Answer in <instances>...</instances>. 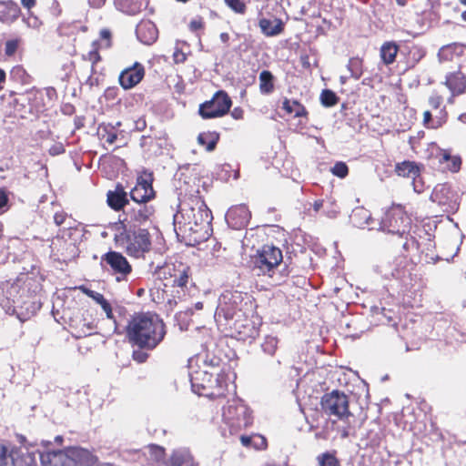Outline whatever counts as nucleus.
Masks as SVG:
<instances>
[{"instance_id": "21", "label": "nucleus", "mask_w": 466, "mask_h": 466, "mask_svg": "<svg viewBox=\"0 0 466 466\" xmlns=\"http://www.w3.org/2000/svg\"><path fill=\"white\" fill-rule=\"evenodd\" d=\"M444 84L451 92L449 103L453 102L455 96L466 93V76L460 69L447 74Z\"/></svg>"}, {"instance_id": "10", "label": "nucleus", "mask_w": 466, "mask_h": 466, "mask_svg": "<svg viewBox=\"0 0 466 466\" xmlns=\"http://www.w3.org/2000/svg\"><path fill=\"white\" fill-rule=\"evenodd\" d=\"M282 259L281 249L273 245H263L252 257L254 269L258 271V275L271 276V273L282 262Z\"/></svg>"}, {"instance_id": "11", "label": "nucleus", "mask_w": 466, "mask_h": 466, "mask_svg": "<svg viewBox=\"0 0 466 466\" xmlns=\"http://www.w3.org/2000/svg\"><path fill=\"white\" fill-rule=\"evenodd\" d=\"M101 265L113 275L117 282L127 281L133 267L120 252L110 250L101 257Z\"/></svg>"}, {"instance_id": "38", "label": "nucleus", "mask_w": 466, "mask_h": 466, "mask_svg": "<svg viewBox=\"0 0 466 466\" xmlns=\"http://www.w3.org/2000/svg\"><path fill=\"white\" fill-rule=\"evenodd\" d=\"M316 461L318 466H341L336 451L320 453L317 456Z\"/></svg>"}, {"instance_id": "59", "label": "nucleus", "mask_w": 466, "mask_h": 466, "mask_svg": "<svg viewBox=\"0 0 466 466\" xmlns=\"http://www.w3.org/2000/svg\"><path fill=\"white\" fill-rule=\"evenodd\" d=\"M243 116H244V110L238 106V107H235L232 111H231V116L236 119V120H239V119H242L243 118Z\"/></svg>"}, {"instance_id": "54", "label": "nucleus", "mask_w": 466, "mask_h": 466, "mask_svg": "<svg viewBox=\"0 0 466 466\" xmlns=\"http://www.w3.org/2000/svg\"><path fill=\"white\" fill-rule=\"evenodd\" d=\"M44 94L47 98V104L53 102L57 98V93L56 88L52 86L46 87L44 90Z\"/></svg>"}, {"instance_id": "35", "label": "nucleus", "mask_w": 466, "mask_h": 466, "mask_svg": "<svg viewBox=\"0 0 466 466\" xmlns=\"http://www.w3.org/2000/svg\"><path fill=\"white\" fill-rule=\"evenodd\" d=\"M399 46L395 42H386L380 47V57L385 65L395 61Z\"/></svg>"}, {"instance_id": "16", "label": "nucleus", "mask_w": 466, "mask_h": 466, "mask_svg": "<svg viewBox=\"0 0 466 466\" xmlns=\"http://www.w3.org/2000/svg\"><path fill=\"white\" fill-rule=\"evenodd\" d=\"M43 451H38L41 466H73L70 460L69 448L65 450H51L50 441H42Z\"/></svg>"}, {"instance_id": "33", "label": "nucleus", "mask_w": 466, "mask_h": 466, "mask_svg": "<svg viewBox=\"0 0 466 466\" xmlns=\"http://www.w3.org/2000/svg\"><path fill=\"white\" fill-rule=\"evenodd\" d=\"M153 214V206H137V208L133 207L131 210L127 212V215L130 216V221L139 224L149 220Z\"/></svg>"}, {"instance_id": "28", "label": "nucleus", "mask_w": 466, "mask_h": 466, "mask_svg": "<svg viewBox=\"0 0 466 466\" xmlns=\"http://www.w3.org/2000/svg\"><path fill=\"white\" fill-rule=\"evenodd\" d=\"M148 0H119L118 9L129 15H136L148 5Z\"/></svg>"}, {"instance_id": "43", "label": "nucleus", "mask_w": 466, "mask_h": 466, "mask_svg": "<svg viewBox=\"0 0 466 466\" xmlns=\"http://www.w3.org/2000/svg\"><path fill=\"white\" fill-rule=\"evenodd\" d=\"M362 60L360 58H350L347 68L350 72V76L355 79H360L362 75Z\"/></svg>"}, {"instance_id": "62", "label": "nucleus", "mask_w": 466, "mask_h": 466, "mask_svg": "<svg viewBox=\"0 0 466 466\" xmlns=\"http://www.w3.org/2000/svg\"><path fill=\"white\" fill-rule=\"evenodd\" d=\"M429 103L433 108H438L441 106V97L439 96H431Z\"/></svg>"}, {"instance_id": "34", "label": "nucleus", "mask_w": 466, "mask_h": 466, "mask_svg": "<svg viewBox=\"0 0 466 466\" xmlns=\"http://www.w3.org/2000/svg\"><path fill=\"white\" fill-rule=\"evenodd\" d=\"M259 91L262 95H269L275 89V76L268 70H262L259 74Z\"/></svg>"}, {"instance_id": "9", "label": "nucleus", "mask_w": 466, "mask_h": 466, "mask_svg": "<svg viewBox=\"0 0 466 466\" xmlns=\"http://www.w3.org/2000/svg\"><path fill=\"white\" fill-rule=\"evenodd\" d=\"M322 411L329 417H335L339 420L350 423V418L354 415L350 410V400L344 392L333 390L325 393L320 400Z\"/></svg>"}, {"instance_id": "6", "label": "nucleus", "mask_w": 466, "mask_h": 466, "mask_svg": "<svg viewBox=\"0 0 466 466\" xmlns=\"http://www.w3.org/2000/svg\"><path fill=\"white\" fill-rule=\"evenodd\" d=\"M174 214V224L179 230L198 235L199 238L208 234L212 212L208 206H177Z\"/></svg>"}, {"instance_id": "49", "label": "nucleus", "mask_w": 466, "mask_h": 466, "mask_svg": "<svg viewBox=\"0 0 466 466\" xmlns=\"http://www.w3.org/2000/svg\"><path fill=\"white\" fill-rule=\"evenodd\" d=\"M98 45H99L98 40L94 41L92 44L93 49L91 51H89L87 54L88 59L92 62V68L97 62H99L101 60V56L98 53Z\"/></svg>"}, {"instance_id": "27", "label": "nucleus", "mask_w": 466, "mask_h": 466, "mask_svg": "<svg viewBox=\"0 0 466 466\" xmlns=\"http://www.w3.org/2000/svg\"><path fill=\"white\" fill-rule=\"evenodd\" d=\"M189 360L194 361L198 365H205L209 370H216V372L221 371V359L214 354H210L208 350L198 353Z\"/></svg>"}, {"instance_id": "63", "label": "nucleus", "mask_w": 466, "mask_h": 466, "mask_svg": "<svg viewBox=\"0 0 466 466\" xmlns=\"http://www.w3.org/2000/svg\"><path fill=\"white\" fill-rule=\"evenodd\" d=\"M64 151H65V148H64L63 145H61V144L53 146L49 150L50 154L53 156L59 155V154L63 153Z\"/></svg>"}, {"instance_id": "13", "label": "nucleus", "mask_w": 466, "mask_h": 466, "mask_svg": "<svg viewBox=\"0 0 466 466\" xmlns=\"http://www.w3.org/2000/svg\"><path fill=\"white\" fill-rule=\"evenodd\" d=\"M0 466H36L33 453L23 454L15 444L0 441Z\"/></svg>"}, {"instance_id": "61", "label": "nucleus", "mask_w": 466, "mask_h": 466, "mask_svg": "<svg viewBox=\"0 0 466 466\" xmlns=\"http://www.w3.org/2000/svg\"><path fill=\"white\" fill-rule=\"evenodd\" d=\"M452 156L448 151H441L439 156L440 163H448L451 161Z\"/></svg>"}, {"instance_id": "29", "label": "nucleus", "mask_w": 466, "mask_h": 466, "mask_svg": "<svg viewBox=\"0 0 466 466\" xmlns=\"http://www.w3.org/2000/svg\"><path fill=\"white\" fill-rule=\"evenodd\" d=\"M258 25L261 32L267 36H275L284 31V23L279 18H275L274 20L261 18Z\"/></svg>"}, {"instance_id": "17", "label": "nucleus", "mask_w": 466, "mask_h": 466, "mask_svg": "<svg viewBox=\"0 0 466 466\" xmlns=\"http://www.w3.org/2000/svg\"><path fill=\"white\" fill-rule=\"evenodd\" d=\"M223 417L230 427L241 429L251 424V413L243 404L228 405L224 410Z\"/></svg>"}, {"instance_id": "31", "label": "nucleus", "mask_w": 466, "mask_h": 466, "mask_svg": "<svg viewBox=\"0 0 466 466\" xmlns=\"http://www.w3.org/2000/svg\"><path fill=\"white\" fill-rule=\"evenodd\" d=\"M121 123L116 122V126L108 123H101L98 125L96 135L100 140H104L106 143L112 145L117 139L116 127H120Z\"/></svg>"}, {"instance_id": "60", "label": "nucleus", "mask_w": 466, "mask_h": 466, "mask_svg": "<svg viewBox=\"0 0 466 466\" xmlns=\"http://www.w3.org/2000/svg\"><path fill=\"white\" fill-rule=\"evenodd\" d=\"M8 191L4 188V187H1L0 188V204H8L9 203V196H8Z\"/></svg>"}, {"instance_id": "30", "label": "nucleus", "mask_w": 466, "mask_h": 466, "mask_svg": "<svg viewBox=\"0 0 466 466\" xmlns=\"http://www.w3.org/2000/svg\"><path fill=\"white\" fill-rule=\"evenodd\" d=\"M77 289L81 290L84 294H86L87 297L94 299L97 304H99L102 307L103 310L106 312L107 319H113L114 315L112 307L110 303L105 299L103 294L94 291L85 285H81Z\"/></svg>"}, {"instance_id": "40", "label": "nucleus", "mask_w": 466, "mask_h": 466, "mask_svg": "<svg viewBox=\"0 0 466 466\" xmlns=\"http://www.w3.org/2000/svg\"><path fill=\"white\" fill-rule=\"evenodd\" d=\"M396 171L400 176L415 177L419 174V168L414 162L403 161L396 165Z\"/></svg>"}, {"instance_id": "57", "label": "nucleus", "mask_w": 466, "mask_h": 466, "mask_svg": "<svg viewBox=\"0 0 466 466\" xmlns=\"http://www.w3.org/2000/svg\"><path fill=\"white\" fill-rule=\"evenodd\" d=\"M173 57H174L175 63H177V64L184 63L186 61V55L178 49H177L174 52Z\"/></svg>"}, {"instance_id": "46", "label": "nucleus", "mask_w": 466, "mask_h": 466, "mask_svg": "<svg viewBox=\"0 0 466 466\" xmlns=\"http://www.w3.org/2000/svg\"><path fill=\"white\" fill-rule=\"evenodd\" d=\"M226 5L237 14H244L246 5L241 0H224Z\"/></svg>"}, {"instance_id": "41", "label": "nucleus", "mask_w": 466, "mask_h": 466, "mask_svg": "<svg viewBox=\"0 0 466 466\" xmlns=\"http://www.w3.org/2000/svg\"><path fill=\"white\" fill-rule=\"evenodd\" d=\"M319 99L323 106L331 107L338 104L339 97L331 89H323Z\"/></svg>"}, {"instance_id": "51", "label": "nucleus", "mask_w": 466, "mask_h": 466, "mask_svg": "<svg viewBox=\"0 0 466 466\" xmlns=\"http://www.w3.org/2000/svg\"><path fill=\"white\" fill-rule=\"evenodd\" d=\"M143 349H137L133 350L132 352V358L137 363H144L148 359L149 355L148 353L142 350Z\"/></svg>"}, {"instance_id": "5", "label": "nucleus", "mask_w": 466, "mask_h": 466, "mask_svg": "<svg viewBox=\"0 0 466 466\" xmlns=\"http://www.w3.org/2000/svg\"><path fill=\"white\" fill-rule=\"evenodd\" d=\"M188 375L193 390L198 395L211 399L226 396L228 382L225 373L209 370L205 365L188 360Z\"/></svg>"}, {"instance_id": "23", "label": "nucleus", "mask_w": 466, "mask_h": 466, "mask_svg": "<svg viewBox=\"0 0 466 466\" xmlns=\"http://www.w3.org/2000/svg\"><path fill=\"white\" fill-rule=\"evenodd\" d=\"M69 455L73 466H96L98 462L96 455L83 448L70 447Z\"/></svg>"}, {"instance_id": "56", "label": "nucleus", "mask_w": 466, "mask_h": 466, "mask_svg": "<svg viewBox=\"0 0 466 466\" xmlns=\"http://www.w3.org/2000/svg\"><path fill=\"white\" fill-rule=\"evenodd\" d=\"M66 218V213L64 211L56 212L54 216V221L57 226H61L65 223Z\"/></svg>"}, {"instance_id": "4", "label": "nucleus", "mask_w": 466, "mask_h": 466, "mask_svg": "<svg viewBox=\"0 0 466 466\" xmlns=\"http://www.w3.org/2000/svg\"><path fill=\"white\" fill-rule=\"evenodd\" d=\"M388 245L391 250L398 253L392 261L394 267L392 275L396 278L403 277L421 260L419 241L410 233V230L404 234L390 237Z\"/></svg>"}, {"instance_id": "2", "label": "nucleus", "mask_w": 466, "mask_h": 466, "mask_svg": "<svg viewBox=\"0 0 466 466\" xmlns=\"http://www.w3.org/2000/svg\"><path fill=\"white\" fill-rule=\"evenodd\" d=\"M3 298L0 306L9 315H15L21 321L35 315L38 307L35 295L41 285L35 277L21 274L14 282L9 280L1 283Z\"/></svg>"}, {"instance_id": "3", "label": "nucleus", "mask_w": 466, "mask_h": 466, "mask_svg": "<svg viewBox=\"0 0 466 466\" xmlns=\"http://www.w3.org/2000/svg\"><path fill=\"white\" fill-rule=\"evenodd\" d=\"M167 334L163 319L156 313L139 312L130 317L126 326L128 342L139 349L152 350Z\"/></svg>"}, {"instance_id": "1", "label": "nucleus", "mask_w": 466, "mask_h": 466, "mask_svg": "<svg viewBox=\"0 0 466 466\" xmlns=\"http://www.w3.org/2000/svg\"><path fill=\"white\" fill-rule=\"evenodd\" d=\"M215 321L225 336L248 344L258 338L263 323L254 303L237 291L221 296Z\"/></svg>"}, {"instance_id": "8", "label": "nucleus", "mask_w": 466, "mask_h": 466, "mask_svg": "<svg viewBox=\"0 0 466 466\" xmlns=\"http://www.w3.org/2000/svg\"><path fill=\"white\" fill-rule=\"evenodd\" d=\"M378 230L387 232L390 237L411 230L412 218L404 206H388L380 208Z\"/></svg>"}, {"instance_id": "14", "label": "nucleus", "mask_w": 466, "mask_h": 466, "mask_svg": "<svg viewBox=\"0 0 466 466\" xmlns=\"http://www.w3.org/2000/svg\"><path fill=\"white\" fill-rule=\"evenodd\" d=\"M154 175L153 172L143 169L137 176L136 186L128 193L129 199L137 204H146L156 197L153 188Z\"/></svg>"}, {"instance_id": "42", "label": "nucleus", "mask_w": 466, "mask_h": 466, "mask_svg": "<svg viewBox=\"0 0 466 466\" xmlns=\"http://www.w3.org/2000/svg\"><path fill=\"white\" fill-rule=\"evenodd\" d=\"M10 76L13 80L20 82L23 85L30 83L31 76L22 66H14L10 72Z\"/></svg>"}, {"instance_id": "24", "label": "nucleus", "mask_w": 466, "mask_h": 466, "mask_svg": "<svg viewBox=\"0 0 466 466\" xmlns=\"http://www.w3.org/2000/svg\"><path fill=\"white\" fill-rule=\"evenodd\" d=\"M136 35L141 43L150 46L157 41L158 30L153 22L149 20L141 21L137 25Z\"/></svg>"}, {"instance_id": "12", "label": "nucleus", "mask_w": 466, "mask_h": 466, "mask_svg": "<svg viewBox=\"0 0 466 466\" xmlns=\"http://www.w3.org/2000/svg\"><path fill=\"white\" fill-rule=\"evenodd\" d=\"M232 101L224 90L217 91L210 100L200 104L198 114L204 119L220 117L229 112Z\"/></svg>"}, {"instance_id": "44", "label": "nucleus", "mask_w": 466, "mask_h": 466, "mask_svg": "<svg viewBox=\"0 0 466 466\" xmlns=\"http://www.w3.org/2000/svg\"><path fill=\"white\" fill-rule=\"evenodd\" d=\"M263 351L270 356H273L278 348V339L272 336H266L261 344Z\"/></svg>"}, {"instance_id": "55", "label": "nucleus", "mask_w": 466, "mask_h": 466, "mask_svg": "<svg viewBox=\"0 0 466 466\" xmlns=\"http://www.w3.org/2000/svg\"><path fill=\"white\" fill-rule=\"evenodd\" d=\"M61 112L63 115L72 116L76 112V108L72 104L66 103L62 105Z\"/></svg>"}, {"instance_id": "37", "label": "nucleus", "mask_w": 466, "mask_h": 466, "mask_svg": "<svg viewBox=\"0 0 466 466\" xmlns=\"http://www.w3.org/2000/svg\"><path fill=\"white\" fill-rule=\"evenodd\" d=\"M219 140V135L217 132L200 133L198 137L199 145L204 146L207 151H213Z\"/></svg>"}, {"instance_id": "36", "label": "nucleus", "mask_w": 466, "mask_h": 466, "mask_svg": "<svg viewBox=\"0 0 466 466\" xmlns=\"http://www.w3.org/2000/svg\"><path fill=\"white\" fill-rule=\"evenodd\" d=\"M282 108L289 114H294L295 117L308 116V111L306 107L298 100H289L288 98H285L282 103Z\"/></svg>"}, {"instance_id": "47", "label": "nucleus", "mask_w": 466, "mask_h": 466, "mask_svg": "<svg viewBox=\"0 0 466 466\" xmlns=\"http://www.w3.org/2000/svg\"><path fill=\"white\" fill-rule=\"evenodd\" d=\"M187 461V458L184 454L175 451L169 459L168 466H184Z\"/></svg>"}, {"instance_id": "7", "label": "nucleus", "mask_w": 466, "mask_h": 466, "mask_svg": "<svg viewBox=\"0 0 466 466\" xmlns=\"http://www.w3.org/2000/svg\"><path fill=\"white\" fill-rule=\"evenodd\" d=\"M115 240L129 257L135 258H144L152 247V237L146 228H124L116 235Z\"/></svg>"}, {"instance_id": "18", "label": "nucleus", "mask_w": 466, "mask_h": 466, "mask_svg": "<svg viewBox=\"0 0 466 466\" xmlns=\"http://www.w3.org/2000/svg\"><path fill=\"white\" fill-rule=\"evenodd\" d=\"M251 213L248 206H230L225 218L228 225L234 229H241L248 226Z\"/></svg>"}, {"instance_id": "15", "label": "nucleus", "mask_w": 466, "mask_h": 466, "mask_svg": "<svg viewBox=\"0 0 466 466\" xmlns=\"http://www.w3.org/2000/svg\"><path fill=\"white\" fill-rule=\"evenodd\" d=\"M379 219L380 208L378 207H375L374 210H370L365 206H355L350 215V220L354 227L369 230L378 229Z\"/></svg>"}, {"instance_id": "32", "label": "nucleus", "mask_w": 466, "mask_h": 466, "mask_svg": "<svg viewBox=\"0 0 466 466\" xmlns=\"http://www.w3.org/2000/svg\"><path fill=\"white\" fill-rule=\"evenodd\" d=\"M106 204H129V195L121 183H116L115 189L107 191Z\"/></svg>"}, {"instance_id": "53", "label": "nucleus", "mask_w": 466, "mask_h": 466, "mask_svg": "<svg viewBox=\"0 0 466 466\" xmlns=\"http://www.w3.org/2000/svg\"><path fill=\"white\" fill-rule=\"evenodd\" d=\"M254 438H258V439H260L262 442H265V439L262 438L261 436L259 435H254V436H247V435H242L240 437V441H241V444L245 447H250L252 446V441H253V439Z\"/></svg>"}, {"instance_id": "45", "label": "nucleus", "mask_w": 466, "mask_h": 466, "mask_svg": "<svg viewBox=\"0 0 466 466\" xmlns=\"http://www.w3.org/2000/svg\"><path fill=\"white\" fill-rule=\"evenodd\" d=\"M331 173L339 178H344L349 174V167L346 163L339 161L331 167Z\"/></svg>"}, {"instance_id": "50", "label": "nucleus", "mask_w": 466, "mask_h": 466, "mask_svg": "<svg viewBox=\"0 0 466 466\" xmlns=\"http://www.w3.org/2000/svg\"><path fill=\"white\" fill-rule=\"evenodd\" d=\"M23 20L27 24L29 27L32 28H38L42 25L40 19L34 15L30 11H28V16L24 17Z\"/></svg>"}, {"instance_id": "48", "label": "nucleus", "mask_w": 466, "mask_h": 466, "mask_svg": "<svg viewBox=\"0 0 466 466\" xmlns=\"http://www.w3.org/2000/svg\"><path fill=\"white\" fill-rule=\"evenodd\" d=\"M19 46V39L7 40L5 45V55L6 56H13L17 51Z\"/></svg>"}, {"instance_id": "20", "label": "nucleus", "mask_w": 466, "mask_h": 466, "mask_svg": "<svg viewBox=\"0 0 466 466\" xmlns=\"http://www.w3.org/2000/svg\"><path fill=\"white\" fill-rule=\"evenodd\" d=\"M438 58L441 63L455 61L459 67H461V61L466 58V45L451 43L443 46L438 52Z\"/></svg>"}, {"instance_id": "26", "label": "nucleus", "mask_w": 466, "mask_h": 466, "mask_svg": "<svg viewBox=\"0 0 466 466\" xmlns=\"http://www.w3.org/2000/svg\"><path fill=\"white\" fill-rule=\"evenodd\" d=\"M21 14L18 4L13 0H0V21L5 24L14 23Z\"/></svg>"}, {"instance_id": "19", "label": "nucleus", "mask_w": 466, "mask_h": 466, "mask_svg": "<svg viewBox=\"0 0 466 466\" xmlns=\"http://www.w3.org/2000/svg\"><path fill=\"white\" fill-rule=\"evenodd\" d=\"M145 76V68L142 64L136 62L132 66L124 69L118 77L120 86L125 89H130L141 82Z\"/></svg>"}, {"instance_id": "22", "label": "nucleus", "mask_w": 466, "mask_h": 466, "mask_svg": "<svg viewBox=\"0 0 466 466\" xmlns=\"http://www.w3.org/2000/svg\"><path fill=\"white\" fill-rule=\"evenodd\" d=\"M15 101L17 105L19 104V101H21L22 106H25V102H27L29 105V112H32L34 109L36 111H42L47 105L44 98V91L35 88L27 91Z\"/></svg>"}, {"instance_id": "52", "label": "nucleus", "mask_w": 466, "mask_h": 466, "mask_svg": "<svg viewBox=\"0 0 466 466\" xmlns=\"http://www.w3.org/2000/svg\"><path fill=\"white\" fill-rule=\"evenodd\" d=\"M461 158L459 156H452L450 162H448V168L451 172H458L461 168Z\"/></svg>"}, {"instance_id": "58", "label": "nucleus", "mask_w": 466, "mask_h": 466, "mask_svg": "<svg viewBox=\"0 0 466 466\" xmlns=\"http://www.w3.org/2000/svg\"><path fill=\"white\" fill-rule=\"evenodd\" d=\"M100 37L106 41V46L108 47L110 46L111 32L108 29H102L100 31Z\"/></svg>"}, {"instance_id": "39", "label": "nucleus", "mask_w": 466, "mask_h": 466, "mask_svg": "<svg viewBox=\"0 0 466 466\" xmlns=\"http://www.w3.org/2000/svg\"><path fill=\"white\" fill-rule=\"evenodd\" d=\"M450 186L447 184L437 185L431 194V200L438 204H448V194L450 193Z\"/></svg>"}, {"instance_id": "25", "label": "nucleus", "mask_w": 466, "mask_h": 466, "mask_svg": "<svg viewBox=\"0 0 466 466\" xmlns=\"http://www.w3.org/2000/svg\"><path fill=\"white\" fill-rule=\"evenodd\" d=\"M172 272L171 268L167 267L169 270V275L172 278V287L177 288H187L189 279L191 277V268L189 266L179 262L177 266L175 264L172 265Z\"/></svg>"}, {"instance_id": "64", "label": "nucleus", "mask_w": 466, "mask_h": 466, "mask_svg": "<svg viewBox=\"0 0 466 466\" xmlns=\"http://www.w3.org/2000/svg\"><path fill=\"white\" fill-rule=\"evenodd\" d=\"M147 123L144 118H139L135 122V128L137 131H142L146 128Z\"/></svg>"}]
</instances>
